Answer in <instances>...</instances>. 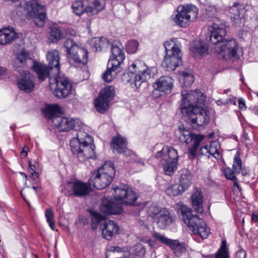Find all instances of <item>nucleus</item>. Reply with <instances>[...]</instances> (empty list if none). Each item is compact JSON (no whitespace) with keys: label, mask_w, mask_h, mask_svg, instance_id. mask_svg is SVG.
<instances>
[{"label":"nucleus","mask_w":258,"mask_h":258,"mask_svg":"<svg viewBox=\"0 0 258 258\" xmlns=\"http://www.w3.org/2000/svg\"><path fill=\"white\" fill-rule=\"evenodd\" d=\"M209 30L210 35L207 40L211 44L217 45L214 49L219 57L230 61L238 58V44L234 39H225L226 31L224 24H214Z\"/></svg>","instance_id":"obj_1"},{"label":"nucleus","mask_w":258,"mask_h":258,"mask_svg":"<svg viewBox=\"0 0 258 258\" xmlns=\"http://www.w3.org/2000/svg\"><path fill=\"white\" fill-rule=\"evenodd\" d=\"M34 71L41 81H44L47 77L49 78L50 88L57 98H64L70 94L72 86L67 78L59 76V74L51 75V73L47 72L46 67L40 63L34 64Z\"/></svg>","instance_id":"obj_2"},{"label":"nucleus","mask_w":258,"mask_h":258,"mask_svg":"<svg viewBox=\"0 0 258 258\" xmlns=\"http://www.w3.org/2000/svg\"><path fill=\"white\" fill-rule=\"evenodd\" d=\"M156 73L155 68H149L145 63L137 60L128 68V71L123 74L122 80L125 84L129 83L133 87L139 88L143 82L149 80Z\"/></svg>","instance_id":"obj_3"},{"label":"nucleus","mask_w":258,"mask_h":258,"mask_svg":"<svg viewBox=\"0 0 258 258\" xmlns=\"http://www.w3.org/2000/svg\"><path fill=\"white\" fill-rule=\"evenodd\" d=\"M93 141L92 137L87 133L79 131L77 138L70 141L72 151L82 161L86 159L94 158L96 155Z\"/></svg>","instance_id":"obj_4"},{"label":"nucleus","mask_w":258,"mask_h":258,"mask_svg":"<svg viewBox=\"0 0 258 258\" xmlns=\"http://www.w3.org/2000/svg\"><path fill=\"white\" fill-rule=\"evenodd\" d=\"M111 46V54L107 64V70L103 74L102 79L106 82L112 81L121 71V65L125 58V54L121 44L109 43L107 46Z\"/></svg>","instance_id":"obj_5"},{"label":"nucleus","mask_w":258,"mask_h":258,"mask_svg":"<svg viewBox=\"0 0 258 258\" xmlns=\"http://www.w3.org/2000/svg\"><path fill=\"white\" fill-rule=\"evenodd\" d=\"M182 219L189 230L198 234L202 239L207 238L210 232L204 221L197 215H193L192 210L185 206L181 207Z\"/></svg>","instance_id":"obj_6"},{"label":"nucleus","mask_w":258,"mask_h":258,"mask_svg":"<svg viewBox=\"0 0 258 258\" xmlns=\"http://www.w3.org/2000/svg\"><path fill=\"white\" fill-rule=\"evenodd\" d=\"M115 170L110 162H105L102 166L92 173L88 182L97 189H103L107 187L112 181Z\"/></svg>","instance_id":"obj_7"},{"label":"nucleus","mask_w":258,"mask_h":258,"mask_svg":"<svg viewBox=\"0 0 258 258\" xmlns=\"http://www.w3.org/2000/svg\"><path fill=\"white\" fill-rule=\"evenodd\" d=\"M157 161L160 163L166 175H172L176 170L178 155L176 150L172 147L164 146L155 155Z\"/></svg>","instance_id":"obj_8"},{"label":"nucleus","mask_w":258,"mask_h":258,"mask_svg":"<svg viewBox=\"0 0 258 258\" xmlns=\"http://www.w3.org/2000/svg\"><path fill=\"white\" fill-rule=\"evenodd\" d=\"M164 45L166 54L162 66L167 71H173L182 64L181 50L172 41H166Z\"/></svg>","instance_id":"obj_9"},{"label":"nucleus","mask_w":258,"mask_h":258,"mask_svg":"<svg viewBox=\"0 0 258 258\" xmlns=\"http://www.w3.org/2000/svg\"><path fill=\"white\" fill-rule=\"evenodd\" d=\"M198 8L191 4L179 6L172 21L177 26L184 28L195 21L198 16Z\"/></svg>","instance_id":"obj_10"},{"label":"nucleus","mask_w":258,"mask_h":258,"mask_svg":"<svg viewBox=\"0 0 258 258\" xmlns=\"http://www.w3.org/2000/svg\"><path fill=\"white\" fill-rule=\"evenodd\" d=\"M181 96L179 109L183 115H186L197 106L204 105L205 97L200 91L183 90L181 92Z\"/></svg>","instance_id":"obj_11"},{"label":"nucleus","mask_w":258,"mask_h":258,"mask_svg":"<svg viewBox=\"0 0 258 258\" xmlns=\"http://www.w3.org/2000/svg\"><path fill=\"white\" fill-rule=\"evenodd\" d=\"M105 6V0H83L73 3V12L77 15L86 13L91 16L97 14Z\"/></svg>","instance_id":"obj_12"},{"label":"nucleus","mask_w":258,"mask_h":258,"mask_svg":"<svg viewBox=\"0 0 258 258\" xmlns=\"http://www.w3.org/2000/svg\"><path fill=\"white\" fill-rule=\"evenodd\" d=\"M64 47L67 51L69 60L77 64H86L88 61L87 51L78 46L74 40L68 39L64 43Z\"/></svg>","instance_id":"obj_13"},{"label":"nucleus","mask_w":258,"mask_h":258,"mask_svg":"<svg viewBox=\"0 0 258 258\" xmlns=\"http://www.w3.org/2000/svg\"><path fill=\"white\" fill-rule=\"evenodd\" d=\"M114 197L121 204L133 205L138 198L137 193L128 185L121 184L113 188Z\"/></svg>","instance_id":"obj_14"},{"label":"nucleus","mask_w":258,"mask_h":258,"mask_svg":"<svg viewBox=\"0 0 258 258\" xmlns=\"http://www.w3.org/2000/svg\"><path fill=\"white\" fill-rule=\"evenodd\" d=\"M186 116L189 117L192 125L198 128L208 122L209 120L207 107L204 103L203 105L197 106L192 111H189Z\"/></svg>","instance_id":"obj_15"},{"label":"nucleus","mask_w":258,"mask_h":258,"mask_svg":"<svg viewBox=\"0 0 258 258\" xmlns=\"http://www.w3.org/2000/svg\"><path fill=\"white\" fill-rule=\"evenodd\" d=\"M90 185L80 180L69 182L64 188L65 194L77 197H83L90 192Z\"/></svg>","instance_id":"obj_16"},{"label":"nucleus","mask_w":258,"mask_h":258,"mask_svg":"<svg viewBox=\"0 0 258 258\" xmlns=\"http://www.w3.org/2000/svg\"><path fill=\"white\" fill-rule=\"evenodd\" d=\"M127 141L126 139L120 135H117L112 139L111 143V146L113 148V151L118 153L123 154L125 156L129 155L131 156L132 161L139 162L141 164H144V161L142 159L137 160L136 155L132 151H130L127 148Z\"/></svg>","instance_id":"obj_17"},{"label":"nucleus","mask_w":258,"mask_h":258,"mask_svg":"<svg viewBox=\"0 0 258 258\" xmlns=\"http://www.w3.org/2000/svg\"><path fill=\"white\" fill-rule=\"evenodd\" d=\"M53 124L60 132H68L71 130H78L81 122L72 118L58 116L53 119Z\"/></svg>","instance_id":"obj_18"},{"label":"nucleus","mask_w":258,"mask_h":258,"mask_svg":"<svg viewBox=\"0 0 258 258\" xmlns=\"http://www.w3.org/2000/svg\"><path fill=\"white\" fill-rule=\"evenodd\" d=\"M47 59L48 62V66L41 63L46 67L47 72L51 73V75H57L59 73V52L56 50L49 51L47 53ZM37 63H34V64ZM41 64V63H40ZM34 65H33L34 66Z\"/></svg>","instance_id":"obj_19"},{"label":"nucleus","mask_w":258,"mask_h":258,"mask_svg":"<svg viewBox=\"0 0 258 258\" xmlns=\"http://www.w3.org/2000/svg\"><path fill=\"white\" fill-rule=\"evenodd\" d=\"M173 80L168 76H162L153 84V87L155 91H159L160 95L169 94L173 87Z\"/></svg>","instance_id":"obj_20"},{"label":"nucleus","mask_w":258,"mask_h":258,"mask_svg":"<svg viewBox=\"0 0 258 258\" xmlns=\"http://www.w3.org/2000/svg\"><path fill=\"white\" fill-rule=\"evenodd\" d=\"M100 228L103 237L108 240L117 234L119 230L118 225L114 221L107 219L101 225Z\"/></svg>","instance_id":"obj_21"},{"label":"nucleus","mask_w":258,"mask_h":258,"mask_svg":"<svg viewBox=\"0 0 258 258\" xmlns=\"http://www.w3.org/2000/svg\"><path fill=\"white\" fill-rule=\"evenodd\" d=\"M176 136L182 143L190 144L195 142V140L200 138H204L200 135L192 134L189 130L185 129L183 126H179L176 132Z\"/></svg>","instance_id":"obj_22"},{"label":"nucleus","mask_w":258,"mask_h":258,"mask_svg":"<svg viewBox=\"0 0 258 258\" xmlns=\"http://www.w3.org/2000/svg\"><path fill=\"white\" fill-rule=\"evenodd\" d=\"M153 236L161 242L169 246L175 252H183L185 251V248L178 240L169 239L161 234L156 232L153 233Z\"/></svg>","instance_id":"obj_23"},{"label":"nucleus","mask_w":258,"mask_h":258,"mask_svg":"<svg viewBox=\"0 0 258 258\" xmlns=\"http://www.w3.org/2000/svg\"><path fill=\"white\" fill-rule=\"evenodd\" d=\"M100 211L105 214L116 215L122 212L120 206L112 202L109 199L104 198L102 199V204L100 206Z\"/></svg>","instance_id":"obj_24"},{"label":"nucleus","mask_w":258,"mask_h":258,"mask_svg":"<svg viewBox=\"0 0 258 258\" xmlns=\"http://www.w3.org/2000/svg\"><path fill=\"white\" fill-rule=\"evenodd\" d=\"M18 86L20 89L25 92H31L34 87L33 77L28 72H24L21 78L18 80Z\"/></svg>","instance_id":"obj_25"},{"label":"nucleus","mask_w":258,"mask_h":258,"mask_svg":"<svg viewBox=\"0 0 258 258\" xmlns=\"http://www.w3.org/2000/svg\"><path fill=\"white\" fill-rule=\"evenodd\" d=\"M231 19L235 25H239L244 22V10L242 5L235 3L230 9Z\"/></svg>","instance_id":"obj_26"},{"label":"nucleus","mask_w":258,"mask_h":258,"mask_svg":"<svg viewBox=\"0 0 258 258\" xmlns=\"http://www.w3.org/2000/svg\"><path fill=\"white\" fill-rule=\"evenodd\" d=\"M220 149V144L218 142H212L209 145H206L202 147L201 149V154L207 156H213L215 158L219 157V150Z\"/></svg>","instance_id":"obj_27"},{"label":"nucleus","mask_w":258,"mask_h":258,"mask_svg":"<svg viewBox=\"0 0 258 258\" xmlns=\"http://www.w3.org/2000/svg\"><path fill=\"white\" fill-rule=\"evenodd\" d=\"M18 37V34L13 30L4 28L0 30V44L6 45L11 43Z\"/></svg>","instance_id":"obj_28"},{"label":"nucleus","mask_w":258,"mask_h":258,"mask_svg":"<svg viewBox=\"0 0 258 258\" xmlns=\"http://www.w3.org/2000/svg\"><path fill=\"white\" fill-rule=\"evenodd\" d=\"M155 220L158 224V227L161 228H164L167 225L170 224L172 222L169 211L165 208L162 209L161 212Z\"/></svg>","instance_id":"obj_29"},{"label":"nucleus","mask_w":258,"mask_h":258,"mask_svg":"<svg viewBox=\"0 0 258 258\" xmlns=\"http://www.w3.org/2000/svg\"><path fill=\"white\" fill-rule=\"evenodd\" d=\"M179 184L182 188V191H185L190 186L192 183L191 173L187 170H182L179 178Z\"/></svg>","instance_id":"obj_30"},{"label":"nucleus","mask_w":258,"mask_h":258,"mask_svg":"<svg viewBox=\"0 0 258 258\" xmlns=\"http://www.w3.org/2000/svg\"><path fill=\"white\" fill-rule=\"evenodd\" d=\"M192 205L195 210L199 213L203 212V195L201 189H196L191 196Z\"/></svg>","instance_id":"obj_31"},{"label":"nucleus","mask_w":258,"mask_h":258,"mask_svg":"<svg viewBox=\"0 0 258 258\" xmlns=\"http://www.w3.org/2000/svg\"><path fill=\"white\" fill-rule=\"evenodd\" d=\"M30 58L28 52L23 50H21L17 56L14 61V66L16 68L24 67L26 64V62Z\"/></svg>","instance_id":"obj_32"},{"label":"nucleus","mask_w":258,"mask_h":258,"mask_svg":"<svg viewBox=\"0 0 258 258\" xmlns=\"http://www.w3.org/2000/svg\"><path fill=\"white\" fill-rule=\"evenodd\" d=\"M61 112V107L57 104L50 105L46 107L44 110V113L46 117L49 119H52L57 117V115Z\"/></svg>","instance_id":"obj_33"},{"label":"nucleus","mask_w":258,"mask_h":258,"mask_svg":"<svg viewBox=\"0 0 258 258\" xmlns=\"http://www.w3.org/2000/svg\"><path fill=\"white\" fill-rule=\"evenodd\" d=\"M90 44L95 49V51H98L101 50L105 45H109V42L104 37H95L90 40Z\"/></svg>","instance_id":"obj_34"},{"label":"nucleus","mask_w":258,"mask_h":258,"mask_svg":"<svg viewBox=\"0 0 258 258\" xmlns=\"http://www.w3.org/2000/svg\"><path fill=\"white\" fill-rule=\"evenodd\" d=\"M94 105L96 109L100 113H103L108 110L109 102H107L101 96H98L94 101Z\"/></svg>","instance_id":"obj_35"},{"label":"nucleus","mask_w":258,"mask_h":258,"mask_svg":"<svg viewBox=\"0 0 258 258\" xmlns=\"http://www.w3.org/2000/svg\"><path fill=\"white\" fill-rule=\"evenodd\" d=\"M114 95V88L112 86H107L100 91L99 96L110 102L113 99Z\"/></svg>","instance_id":"obj_36"},{"label":"nucleus","mask_w":258,"mask_h":258,"mask_svg":"<svg viewBox=\"0 0 258 258\" xmlns=\"http://www.w3.org/2000/svg\"><path fill=\"white\" fill-rule=\"evenodd\" d=\"M233 170L235 173H240L243 175L247 174V171L244 168H242V161L239 155H236L234 158L233 163L232 165Z\"/></svg>","instance_id":"obj_37"},{"label":"nucleus","mask_w":258,"mask_h":258,"mask_svg":"<svg viewBox=\"0 0 258 258\" xmlns=\"http://www.w3.org/2000/svg\"><path fill=\"white\" fill-rule=\"evenodd\" d=\"M195 80L194 76L192 74L186 72H182L180 76V82L183 84L184 87L191 86Z\"/></svg>","instance_id":"obj_38"},{"label":"nucleus","mask_w":258,"mask_h":258,"mask_svg":"<svg viewBox=\"0 0 258 258\" xmlns=\"http://www.w3.org/2000/svg\"><path fill=\"white\" fill-rule=\"evenodd\" d=\"M182 188L178 184H171L166 190V194L170 197H176L183 192Z\"/></svg>","instance_id":"obj_39"},{"label":"nucleus","mask_w":258,"mask_h":258,"mask_svg":"<svg viewBox=\"0 0 258 258\" xmlns=\"http://www.w3.org/2000/svg\"><path fill=\"white\" fill-rule=\"evenodd\" d=\"M163 209L156 205H152L148 208L147 212L150 217L155 220Z\"/></svg>","instance_id":"obj_40"},{"label":"nucleus","mask_w":258,"mask_h":258,"mask_svg":"<svg viewBox=\"0 0 258 258\" xmlns=\"http://www.w3.org/2000/svg\"><path fill=\"white\" fill-rule=\"evenodd\" d=\"M204 138H200L195 140V142L190 144L191 146V147L189 148V157L190 158H194L195 157L196 154V151L199 146L200 143L202 141Z\"/></svg>","instance_id":"obj_41"},{"label":"nucleus","mask_w":258,"mask_h":258,"mask_svg":"<svg viewBox=\"0 0 258 258\" xmlns=\"http://www.w3.org/2000/svg\"><path fill=\"white\" fill-rule=\"evenodd\" d=\"M50 38L52 39L53 41L58 40L63 36L60 29L55 26L50 28Z\"/></svg>","instance_id":"obj_42"},{"label":"nucleus","mask_w":258,"mask_h":258,"mask_svg":"<svg viewBox=\"0 0 258 258\" xmlns=\"http://www.w3.org/2000/svg\"><path fill=\"white\" fill-rule=\"evenodd\" d=\"M215 258H229L225 241H222V245L216 253Z\"/></svg>","instance_id":"obj_43"},{"label":"nucleus","mask_w":258,"mask_h":258,"mask_svg":"<svg viewBox=\"0 0 258 258\" xmlns=\"http://www.w3.org/2000/svg\"><path fill=\"white\" fill-rule=\"evenodd\" d=\"M208 49V45L203 42H198L193 48V51L203 55L205 54Z\"/></svg>","instance_id":"obj_44"},{"label":"nucleus","mask_w":258,"mask_h":258,"mask_svg":"<svg viewBox=\"0 0 258 258\" xmlns=\"http://www.w3.org/2000/svg\"><path fill=\"white\" fill-rule=\"evenodd\" d=\"M45 216L47 220V222L48 223L50 227L52 229L54 230L55 224L54 221V214L53 212L50 209H47L46 210Z\"/></svg>","instance_id":"obj_45"},{"label":"nucleus","mask_w":258,"mask_h":258,"mask_svg":"<svg viewBox=\"0 0 258 258\" xmlns=\"http://www.w3.org/2000/svg\"><path fill=\"white\" fill-rule=\"evenodd\" d=\"M139 46V43L136 40L129 41L126 44L127 51L130 53L136 52Z\"/></svg>","instance_id":"obj_46"},{"label":"nucleus","mask_w":258,"mask_h":258,"mask_svg":"<svg viewBox=\"0 0 258 258\" xmlns=\"http://www.w3.org/2000/svg\"><path fill=\"white\" fill-rule=\"evenodd\" d=\"M103 217L96 212L92 213V227L95 229L97 225L103 220Z\"/></svg>","instance_id":"obj_47"},{"label":"nucleus","mask_w":258,"mask_h":258,"mask_svg":"<svg viewBox=\"0 0 258 258\" xmlns=\"http://www.w3.org/2000/svg\"><path fill=\"white\" fill-rule=\"evenodd\" d=\"M205 10L207 13V15L209 17L214 16L217 12V8L214 5H212L209 3H208L205 6Z\"/></svg>","instance_id":"obj_48"},{"label":"nucleus","mask_w":258,"mask_h":258,"mask_svg":"<svg viewBox=\"0 0 258 258\" xmlns=\"http://www.w3.org/2000/svg\"><path fill=\"white\" fill-rule=\"evenodd\" d=\"M145 248L142 244L138 243L136 245L135 253L137 255L142 257L145 255Z\"/></svg>","instance_id":"obj_49"},{"label":"nucleus","mask_w":258,"mask_h":258,"mask_svg":"<svg viewBox=\"0 0 258 258\" xmlns=\"http://www.w3.org/2000/svg\"><path fill=\"white\" fill-rule=\"evenodd\" d=\"M235 172L234 171L230 169V168H227L225 169V177L230 180H234L236 179V176L235 175Z\"/></svg>","instance_id":"obj_50"},{"label":"nucleus","mask_w":258,"mask_h":258,"mask_svg":"<svg viewBox=\"0 0 258 258\" xmlns=\"http://www.w3.org/2000/svg\"><path fill=\"white\" fill-rule=\"evenodd\" d=\"M29 171L31 172V176L32 177H38V173L35 171V167L34 165L31 164V161L29 162Z\"/></svg>","instance_id":"obj_51"},{"label":"nucleus","mask_w":258,"mask_h":258,"mask_svg":"<svg viewBox=\"0 0 258 258\" xmlns=\"http://www.w3.org/2000/svg\"><path fill=\"white\" fill-rule=\"evenodd\" d=\"M246 252L244 249H241L237 251L235 254V258H245Z\"/></svg>","instance_id":"obj_52"},{"label":"nucleus","mask_w":258,"mask_h":258,"mask_svg":"<svg viewBox=\"0 0 258 258\" xmlns=\"http://www.w3.org/2000/svg\"><path fill=\"white\" fill-rule=\"evenodd\" d=\"M238 104H239V107L240 109H245L246 108L245 102L243 99L240 98L239 99Z\"/></svg>","instance_id":"obj_53"},{"label":"nucleus","mask_w":258,"mask_h":258,"mask_svg":"<svg viewBox=\"0 0 258 258\" xmlns=\"http://www.w3.org/2000/svg\"><path fill=\"white\" fill-rule=\"evenodd\" d=\"M28 148L26 146L23 147L22 151H21V156L23 157H25L27 156L28 152Z\"/></svg>","instance_id":"obj_54"},{"label":"nucleus","mask_w":258,"mask_h":258,"mask_svg":"<svg viewBox=\"0 0 258 258\" xmlns=\"http://www.w3.org/2000/svg\"><path fill=\"white\" fill-rule=\"evenodd\" d=\"M251 221L254 222L258 221V215L253 213L251 216Z\"/></svg>","instance_id":"obj_55"},{"label":"nucleus","mask_w":258,"mask_h":258,"mask_svg":"<svg viewBox=\"0 0 258 258\" xmlns=\"http://www.w3.org/2000/svg\"><path fill=\"white\" fill-rule=\"evenodd\" d=\"M6 74V70L4 68L0 67V77L5 76Z\"/></svg>","instance_id":"obj_56"},{"label":"nucleus","mask_w":258,"mask_h":258,"mask_svg":"<svg viewBox=\"0 0 258 258\" xmlns=\"http://www.w3.org/2000/svg\"><path fill=\"white\" fill-rule=\"evenodd\" d=\"M20 174L25 178L26 180H27V176L25 173L22 172H20Z\"/></svg>","instance_id":"obj_57"},{"label":"nucleus","mask_w":258,"mask_h":258,"mask_svg":"<svg viewBox=\"0 0 258 258\" xmlns=\"http://www.w3.org/2000/svg\"><path fill=\"white\" fill-rule=\"evenodd\" d=\"M121 248H120V247H115V248H114V250L115 251L119 252V251H121Z\"/></svg>","instance_id":"obj_58"},{"label":"nucleus","mask_w":258,"mask_h":258,"mask_svg":"<svg viewBox=\"0 0 258 258\" xmlns=\"http://www.w3.org/2000/svg\"><path fill=\"white\" fill-rule=\"evenodd\" d=\"M255 114L258 116V107L257 109L255 110Z\"/></svg>","instance_id":"obj_59"},{"label":"nucleus","mask_w":258,"mask_h":258,"mask_svg":"<svg viewBox=\"0 0 258 258\" xmlns=\"http://www.w3.org/2000/svg\"><path fill=\"white\" fill-rule=\"evenodd\" d=\"M236 184L237 185L238 184L237 182V181H235L234 182V185H236Z\"/></svg>","instance_id":"obj_60"},{"label":"nucleus","mask_w":258,"mask_h":258,"mask_svg":"<svg viewBox=\"0 0 258 258\" xmlns=\"http://www.w3.org/2000/svg\"><path fill=\"white\" fill-rule=\"evenodd\" d=\"M32 188H33V189H34V190H36V187L35 186H33V187H32Z\"/></svg>","instance_id":"obj_61"},{"label":"nucleus","mask_w":258,"mask_h":258,"mask_svg":"<svg viewBox=\"0 0 258 258\" xmlns=\"http://www.w3.org/2000/svg\"><path fill=\"white\" fill-rule=\"evenodd\" d=\"M227 91H228V90H226L224 91L225 93H226Z\"/></svg>","instance_id":"obj_62"},{"label":"nucleus","mask_w":258,"mask_h":258,"mask_svg":"<svg viewBox=\"0 0 258 258\" xmlns=\"http://www.w3.org/2000/svg\"><path fill=\"white\" fill-rule=\"evenodd\" d=\"M21 196H23V194L22 193H21ZM23 198L26 201V200L24 198Z\"/></svg>","instance_id":"obj_63"},{"label":"nucleus","mask_w":258,"mask_h":258,"mask_svg":"<svg viewBox=\"0 0 258 258\" xmlns=\"http://www.w3.org/2000/svg\"><path fill=\"white\" fill-rule=\"evenodd\" d=\"M26 201V202L27 203V204H28V205H29V203H28L27 201Z\"/></svg>","instance_id":"obj_64"}]
</instances>
